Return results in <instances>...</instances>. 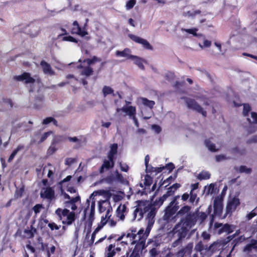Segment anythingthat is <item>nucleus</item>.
Listing matches in <instances>:
<instances>
[{
	"label": "nucleus",
	"mask_w": 257,
	"mask_h": 257,
	"mask_svg": "<svg viewBox=\"0 0 257 257\" xmlns=\"http://www.w3.org/2000/svg\"><path fill=\"white\" fill-rule=\"evenodd\" d=\"M71 33L72 34H77L81 37H84L88 35V32L84 28L83 29H81L77 21L73 22V27L71 29Z\"/></svg>",
	"instance_id": "nucleus-10"
},
{
	"label": "nucleus",
	"mask_w": 257,
	"mask_h": 257,
	"mask_svg": "<svg viewBox=\"0 0 257 257\" xmlns=\"http://www.w3.org/2000/svg\"><path fill=\"white\" fill-rule=\"evenodd\" d=\"M126 206L124 205L120 204L116 210V216L120 220H123L125 218L124 213L126 211Z\"/></svg>",
	"instance_id": "nucleus-18"
},
{
	"label": "nucleus",
	"mask_w": 257,
	"mask_h": 257,
	"mask_svg": "<svg viewBox=\"0 0 257 257\" xmlns=\"http://www.w3.org/2000/svg\"><path fill=\"white\" fill-rule=\"evenodd\" d=\"M243 108L242 111V114L244 116H247L249 114V112L251 111V106L248 103L243 104Z\"/></svg>",
	"instance_id": "nucleus-34"
},
{
	"label": "nucleus",
	"mask_w": 257,
	"mask_h": 257,
	"mask_svg": "<svg viewBox=\"0 0 257 257\" xmlns=\"http://www.w3.org/2000/svg\"><path fill=\"white\" fill-rule=\"evenodd\" d=\"M240 205V201L238 198L233 197L229 200L226 205V213H232L235 210L237 207Z\"/></svg>",
	"instance_id": "nucleus-8"
},
{
	"label": "nucleus",
	"mask_w": 257,
	"mask_h": 257,
	"mask_svg": "<svg viewBox=\"0 0 257 257\" xmlns=\"http://www.w3.org/2000/svg\"><path fill=\"white\" fill-rule=\"evenodd\" d=\"M75 162L76 159L75 158H68L66 159L65 164L66 165L71 166Z\"/></svg>",
	"instance_id": "nucleus-53"
},
{
	"label": "nucleus",
	"mask_w": 257,
	"mask_h": 257,
	"mask_svg": "<svg viewBox=\"0 0 257 257\" xmlns=\"http://www.w3.org/2000/svg\"><path fill=\"white\" fill-rule=\"evenodd\" d=\"M227 159L224 155H218L215 156V160L216 162H220L222 160Z\"/></svg>",
	"instance_id": "nucleus-59"
},
{
	"label": "nucleus",
	"mask_w": 257,
	"mask_h": 257,
	"mask_svg": "<svg viewBox=\"0 0 257 257\" xmlns=\"http://www.w3.org/2000/svg\"><path fill=\"white\" fill-rule=\"evenodd\" d=\"M114 180V177L112 175L108 176L105 178V181L108 183H112Z\"/></svg>",
	"instance_id": "nucleus-63"
},
{
	"label": "nucleus",
	"mask_w": 257,
	"mask_h": 257,
	"mask_svg": "<svg viewBox=\"0 0 257 257\" xmlns=\"http://www.w3.org/2000/svg\"><path fill=\"white\" fill-rule=\"evenodd\" d=\"M163 170H164V166L159 167H151V170L149 171L150 172H155L156 173H159L161 172Z\"/></svg>",
	"instance_id": "nucleus-44"
},
{
	"label": "nucleus",
	"mask_w": 257,
	"mask_h": 257,
	"mask_svg": "<svg viewBox=\"0 0 257 257\" xmlns=\"http://www.w3.org/2000/svg\"><path fill=\"white\" fill-rule=\"evenodd\" d=\"M182 99L185 100V103L189 109L201 113L204 117L207 116V112L194 99L187 97H183Z\"/></svg>",
	"instance_id": "nucleus-4"
},
{
	"label": "nucleus",
	"mask_w": 257,
	"mask_h": 257,
	"mask_svg": "<svg viewBox=\"0 0 257 257\" xmlns=\"http://www.w3.org/2000/svg\"><path fill=\"white\" fill-rule=\"evenodd\" d=\"M44 99V96L43 95L36 96L35 98V103L34 104L35 107L37 109L41 107L43 103Z\"/></svg>",
	"instance_id": "nucleus-27"
},
{
	"label": "nucleus",
	"mask_w": 257,
	"mask_h": 257,
	"mask_svg": "<svg viewBox=\"0 0 257 257\" xmlns=\"http://www.w3.org/2000/svg\"><path fill=\"white\" fill-rule=\"evenodd\" d=\"M25 191V187L24 186H22L20 188H17L14 197L15 199H18L21 198Z\"/></svg>",
	"instance_id": "nucleus-32"
},
{
	"label": "nucleus",
	"mask_w": 257,
	"mask_h": 257,
	"mask_svg": "<svg viewBox=\"0 0 257 257\" xmlns=\"http://www.w3.org/2000/svg\"><path fill=\"white\" fill-rule=\"evenodd\" d=\"M115 160L112 159L110 161V160H104L103 164L99 169V172L100 174L104 173L105 169L108 170L112 168L114 166Z\"/></svg>",
	"instance_id": "nucleus-12"
},
{
	"label": "nucleus",
	"mask_w": 257,
	"mask_h": 257,
	"mask_svg": "<svg viewBox=\"0 0 257 257\" xmlns=\"http://www.w3.org/2000/svg\"><path fill=\"white\" fill-rule=\"evenodd\" d=\"M140 101L144 106L148 107L150 110L152 111V109L153 108L154 105L155 104L154 101L150 100L145 97H141L140 98Z\"/></svg>",
	"instance_id": "nucleus-22"
},
{
	"label": "nucleus",
	"mask_w": 257,
	"mask_h": 257,
	"mask_svg": "<svg viewBox=\"0 0 257 257\" xmlns=\"http://www.w3.org/2000/svg\"><path fill=\"white\" fill-rule=\"evenodd\" d=\"M144 249V248H143L141 246L139 245V242H138L136 244L134 249L128 257H140V250H142Z\"/></svg>",
	"instance_id": "nucleus-23"
},
{
	"label": "nucleus",
	"mask_w": 257,
	"mask_h": 257,
	"mask_svg": "<svg viewBox=\"0 0 257 257\" xmlns=\"http://www.w3.org/2000/svg\"><path fill=\"white\" fill-rule=\"evenodd\" d=\"M252 249H257V248L253 246L251 243H248L243 248V250L244 251H250Z\"/></svg>",
	"instance_id": "nucleus-51"
},
{
	"label": "nucleus",
	"mask_w": 257,
	"mask_h": 257,
	"mask_svg": "<svg viewBox=\"0 0 257 257\" xmlns=\"http://www.w3.org/2000/svg\"><path fill=\"white\" fill-rule=\"evenodd\" d=\"M165 79L169 81H171L175 78V75L174 73L168 71L165 75Z\"/></svg>",
	"instance_id": "nucleus-38"
},
{
	"label": "nucleus",
	"mask_w": 257,
	"mask_h": 257,
	"mask_svg": "<svg viewBox=\"0 0 257 257\" xmlns=\"http://www.w3.org/2000/svg\"><path fill=\"white\" fill-rule=\"evenodd\" d=\"M59 220H61L63 224L70 225L75 220V213L70 211L66 208H58L55 212Z\"/></svg>",
	"instance_id": "nucleus-3"
},
{
	"label": "nucleus",
	"mask_w": 257,
	"mask_h": 257,
	"mask_svg": "<svg viewBox=\"0 0 257 257\" xmlns=\"http://www.w3.org/2000/svg\"><path fill=\"white\" fill-rule=\"evenodd\" d=\"M151 127L157 134L160 133L162 131L161 126L157 124H153Z\"/></svg>",
	"instance_id": "nucleus-56"
},
{
	"label": "nucleus",
	"mask_w": 257,
	"mask_h": 257,
	"mask_svg": "<svg viewBox=\"0 0 257 257\" xmlns=\"http://www.w3.org/2000/svg\"><path fill=\"white\" fill-rule=\"evenodd\" d=\"M161 200H162V199L160 198V197L156 199L153 203H150L148 201H147V200H145V201L139 200L137 201L138 204H137V206H139V205L140 204V202H145L147 203V205H153L154 207V208L157 209V208H156V206H158V207H159L160 206H161L163 204V203H162Z\"/></svg>",
	"instance_id": "nucleus-24"
},
{
	"label": "nucleus",
	"mask_w": 257,
	"mask_h": 257,
	"mask_svg": "<svg viewBox=\"0 0 257 257\" xmlns=\"http://www.w3.org/2000/svg\"><path fill=\"white\" fill-rule=\"evenodd\" d=\"M213 207L214 215L220 216L223 209L222 199L218 196L216 197L214 200Z\"/></svg>",
	"instance_id": "nucleus-9"
},
{
	"label": "nucleus",
	"mask_w": 257,
	"mask_h": 257,
	"mask_svg": "<svg viewBox=\"0 0 257 257\" xmlns=\"http://www.w3.org/2000/svg\"><path fill=\"white\" fill-rule=\"evenodd\" d=\"M179 195L174 196L164 210L163 220L169 222H175L177 219L179 221L175 225L171 232L174 237H177L172 244V247H176L182 243V240L186 238L190 230L196 224L198 215L191 211V207L184 205L179 210L180 206L178 200Z\"/></svg>",
	"instance_id": "nucleus-1"
},
{
	"label": "nucleus",
	"mask_w": 257,
	"mask_h": 257,
	"mask_svg": "<svg viewBox=\"0 0 257 257\" xmlns=\"http://www.w3.org/2000/svg\"><path fill=\"white\" fill-rule=\"evenodd\" d=\"M35 220H33L30 227H28V228L25 229L24 230V233L25 234L27 238H33L34 237L35 234L37 233V229L33 226Z\"/></svg>",
	"instance_id": "nucleus-15"
},
{
	"label": "nucleus",
	"mask_w": 257,
	"mask_h": 257,
	"mask_svg": "<svg viewBox=\"0 0 257 257\" xmlns=\"http://www.w3.org/2000/svg\"><path fill=\"white\" fill-rule=\"evenodd\" d=\"M252 170L251 168H248L245 166H240L239 168V173H245L246 174L251 173Z\"/></svg>",
	"instance_id": "nucleus-39"
},
{
	"label": "nucleus",
	"mask_w": 257,
	"mask_h": 257,
	"mask_svg": "<svg viewBox=\"0 0 257 257\" xmlns=\"http://www.w3.org/2000/svg\"><path fill=\"white\" fill-rule=\"evenodd\" d=\"M130 230L131 232L127 233L126 236L132 238L133 244H136L138 242V239L140 238L138 231L137 232V231L136 228H132Z\"/></svg>",
	"instance_id": "nucleus-17"
},
{
	"label": "nucleus",
	"mask_w": 257,
	"mask_h": 257,
	"mask_svg": "<svg viewBox=\"0 0 257 257\" xmlns=\"http://www.w3.org/2000/svg\"><path fill=\"white\" fill-rule=\"evenodd\" d=\"M136 0H129L126 3V9L128 10L132 9L136 4Z\"/></svg>",
	"instance_id": "nucleus-40"
},
{
	"label": "nucleus",
	"mask_w": 257,
	"mask_h": 257,
	"mask_svg": "<svg viewBox=\"0 0 257 257\" xmlns=\"http://www.w3.org/2000/svg\"><path fill=\"white\" fill-rule=\"evenodd\" d=\"M129 59H133L134 60V63L137 65L141 69L144 70L145 66L143 64V59L135 55H130L129 56Z\"/></svg>",
	"instance_id": "nucleus-20"
},
{
	"label": "nucleus",
	"mask_w": 257,
	"mask_h": 257,
	"mask_svg": "<svg viewBox=\"0 0 257 257\" xmlns=\"http://www.w3.org/2000/svg\"><path fill=\"white\" fill-rule=\"evenodd\" d=\"M43 208V206L41 204H37L33 207V210L36 214L39 213L41 209Z\"/></svg>",
	"instance_id": "nucleus-45"
},
{
	"label": "nucleus",
	"mask_w": 257,
	"mask_h": 257,
	"mask_svg": "<svg viewBox=\"0 0 257 257\" xmlns=\"http://www.w3.org/2000/svg\"><path fill=\"white\" fill-rule=\"evenodd\" d=\"M93 72V70L91 67L90 66H86L83 68V69L81 72V74L86 76H89L92 74Z\"/></svg>",
	"instance_id": "nucleus-33"
},
{
	"label": "nucleus",
	"mask_w": 257,
	"mask_h": 257,
	"mask_svg": "<svg viewBox=\"0 0 257 257\" xmlns=\"http://www.w3.org/2000/svg\"><path fill=\"white\" fill-rule=\"evenodd\" d=\"M174 180V178H173L172 176L169 177L168 178L164 180L163 182H162V180H161L160 182L159 188H160L163 185L166 183H168V184L165 186V187H166L170 183V180Z\"/></svg>",
	"instance_id": "nucleus-46"
},
{
	"label": "nucleus",
	"mask_w": 257,
	"mask_h": 257,
	"mask_svg": "<svg viewBox=\"0 0 257 257\" xmlns=\"http://www.w3.org/2000/svg\"><path fill=\"white\" fill-rule=\"evenodd\" d=\"M153 183V178L149 175H146L144 179V185L147 187H149Z\"/></svg>",
	"instance_id": "nucleus-36"
},
{
	"label": "nucleus",
	"mask_w": 257,
	"mask_h": 257,
	"mask_svg": "<svg viewBox=\"0 0 257 257\" xmlns=\"http://www.w3.org/2000/svg\"><path fill=\"white\" fill-rule=\"evenodd\" d=\"M110 148V149L108 153L107 158L109 160L111 161L112 159H115V155H116L117 153L118 145L117 144L114 143L111 145Z\"/></svg>",
	"instance_id": "nucleus-19"
},
{
	"label": "nucleus",
	"mask_w": 257,
	"mask_h": 257,
	"mask_svg": "<svg viewBox=\"0 0 257 257\" xmlns=\"http://www.w3.org/2000/svg\"><path fill=\"white\" fill-rule=\"evenodd\" d=\"M256 215V214L254 211V210H252L250 212L246 215V217L248 220H249Z\"/></svg>",
	"instance_id": "nucleus-60"
},
{
	"label": "nucleus",
	"mask_w": 257,
	"mask_h": 257,
	"mask_svg": "<svg viewBox=\"0 0 257 257\" xmlns=\"http://www.w3.org/2000/svg\"><path fill=\"white\" fill-rule=\"evenodd\" d=\"M113 90L110 87L105 86L103 88V93L104 96H106L107 94L113 93Z\"/></svg>",
	"instance_id": "nucleus-43"
},
{
	"label": "nucleus",
	"mask_w": 257,
	"mask_h": 257,
	"mask_svg": "<svg viewBox=\"0 0 257 257\" xmlns=\"http://www.w3.org/2000/svg\"><path fill=\"white\" fill-rule=\"evenodd\" d=\"M53 133V132L51 131L44 133L41 136L40 140L38 141V144H40L44 142L47 139V138Z\"/></svg>",
	"instance_id": "nucleus-35"
},
{
	"label": "nucleus",
	"mask_w": 257,
	"mask_h": 257,
	"mask_svg": "<svg viewBox=\"0 0 257 257\" xmlns=\"http://www.w3.org/2000/svg\"><path fill=\"white\" fill-rule=\"evenodd\" d=\"M115 179L117 180L120 183H123L124 181V178L122 174L119 173L117 171L115 172Z\"/></svg>",
	"instance_id": "nucleus-48"
},
{
	"label": "nucleus",
	"mask_w": 257,
	"mask_h": 257,
	"mask_svg": "<svg viewBox=\"0 0 257 257\" xmlns=\"http://www.w3.org/2000/svg\"><path fill=\"white\" fill-rule=\"evenodd\" d=\"M185 31L189 34H192L194 36H197L196 31L197 30L196 28L185 29Z\"/></svg>",
	"instance_id": "nucleus-57"
},
{
	"label": "nucleus",
	"mask_w": 257,
	"mask_h": 257,
	"mask_svg": "<svg viewBox=\"0 0 257 257\" xmlns=\"http://www.w3.org/2000/svg\"><path fill=\"white\" fill-rule=\"evenodd\" d=\"M215 227L218 228L221 227L218 230V234H220L223 232H226L227 234H230L233 232V229L231 225L226 223L222 225L221 223L215 224Z\"/></svg>",
	"instance_id": "nucleus-13"
},
{
	"label": "nucleus",
	"mask_w": 257,
	"mask_h": 257,
	"mask_svg": "<svg viewBox=\"0 0 257 257\" xmlns=\"http://www.w3.org/2000/svg\"><path fill=\"white\" fill-rule=\"evenodd\" d=\"M66 139L67 138L64 136L55 135L54 136L51 143L56 146L60 143L65 142Z\"/></svg>",
	"instance_id": "nucleus-25"
},
{
	"label": "nucleus",
	"mask_w": 257,
	"mask_h": 257,
	"mask_svg": "<svg viewBox=\"0 0 257 257\" xmlns=\"http://www.w3.org/2000/svg\"><path fill=\"white\" fill-rule=\"evenodd\" d=\"M157 213L156 209L153 205H148L145 202H140L139 206H136V208L134 211V217L138 221L141 220L145 213H147L146 219L148 220V225L145 231L143 228L138 231L139 239L138 242L143 248H146V240L149 236L151 229L155 222V217Z\"/></svg>",
	"instance_id": "nucleus-2"
},
{
	"label": "nucleus",
	"mask_w": 257,
	"mask_h": 257,
	"mask_svg": "<svg viewBox=\"0 0 257 257\" xmlns=\"http://www.w3.org/2000/svg\"><path fill=\"white\" fill-rule=\"evenodd\" d=\"M25 148V146L23 145H19L18 146L16 149H15L13 152L12 153V154H13L14 156H15L18 153L19 151L23 150Z\"/></svg>",
	"instance_id": "nucleus-52"
},
{
	"label": "nucleus",
	"mask_w": 257,
	"mask_h": 257,
	"mask_svg": "<svg viewBox=\"0 0 257 257\" xmlns=\"http://www.w3.org/2000/svg\"><path fill=\"white\" fill-rule=\"evenodd\" d=\"M40 197L42 199H46L51 201L55 199V193L52 187H47L42 189L40 192Z\"/></svg>",
	"instance_id": "nucleus-6"
},
{
	"label": "nucleus",
	"mask_w": 257,
	"mask_h": 257,
	"mask_svg": "<svg viewBox=\"0 0 257 257\" xmlns=\"http://www.w3.org/2000/svg\"><path fill=\"white\" fill-rule=\"evenodd\" d=\"M57 150V149L56 148L55 145H53L52 143H51V146L47 150V154L48 155H52L55 153Z\"/></svg>",
	"instance_id": "nucleus-41"
},
{
	"label": "nucleus",
	"mask_w": 257,
	"mask_h": 257,
	"mask_svg": "<svg viewBox=\"0 0 257 257\" xmlns=\"http://www.w3.org/2000/svg\"><path fill=\"white\" fill-rule=\"evenodd\" d=\"M120 168L122 171L127 172L128 171L129 167L126 164L120 163Z\"/></svg>",
	"instance_id": "nucleus-58"
},
{
	"label": "nucleus",
	"mask_w": 257,
	"mask_h": 257,
	"mask_svg": "<svg viewBox=\"0 0 257 257\" xmlns=\"http://www.w3.org/2000/svg\"><path fill=\"white\" fill-rule=\"evenodd\" d=\"M53 118V117H51V116L47 117L45 118V119H43V120L42 121V124H48L49 123L52 122Z\"/></svg>",
	"instance_id": "nucleus-61"
},
{
	"label": "nucleus",
	"mask_w": 257,
	"mask_h": 257,
	"mask_svg": "<svg viewBox=\"0 0 257 257\" xmlns=\"http://www.w3.org/2000/svg\"><path fill=\"white\" fill-rule=\"evenodd\" d=\"M100 61V59L97 58L96 56H94L91 59L87 58L83 60V63H87L88 66L94 64L96 62Z\"/></svg>",
	"instance_id": "nucleus-30"
},
{
	"label": "nucleus",
	"mask_w": 257,
	"mask_h": 257,
	"mask_svg": "<svg viewBox=\"0 0 257 257\" xmlns=\"http://www.w3.org/2000/svg\"><path fill=\"white\" fill-rule=\"evenodd\" d=\"M128 36L134 42L141 44L144 49L150 50L153 49V46L147 40L132 34H128Z\"/></svg>",
	"instance_id": "nucleus-5"
},
{
	"label": "nucleus",
	"mask_w": 257,
	"mask_h": 257,
	"mask_svg": "<svg viewBox=\"0 0 257 257\" xmlns=\"http://www.w3.org/2000/svg\"><path fill=\"white\" fill-rule=\"evenodd\" d=\"M115 254L116 251H115V244H109L108 246L106 248L105 257H113Z\"/></svg>",
	"instance_id": "nucleus-21"
},
{
	"label": "nucleus",
	"mask_w": 257,
	"mask_h": 257,
	"mask_svg": "<svg viewBox=\"0 0 257 257\" xmlns=\"http://www.w3.org/2000/svg\"><path fill=\"white\" fill-rule=\"evenodd\" d=\"M250 114H251V117L252 118L253 121H251V119L247 117L246 118L247 122L249 124H251L252 123H257V112L252 111V112H251Z\"/></svg>",
	"instance_id": "nucleus-37"
},
{
	"label": "nucleus",
	"mask_w": 257,
	"mask_h": 257,
	"mask_svg": "<svg viewBox=\"0 0 257 257\" xmlns=\"http://www.w3.org/2000/svg\"><path fill=\"white\" fill-rule=\"evenodd\" d=\"M14 79L17 81L24 82L25 84L33 83L35 82V79L31 76L29 73L26 72L21 75L14 76Z\"/></svg>",
	"instance_id": "nucleus-7"
},
{
	"label": "nucleus",
	"mask_w": 257,
	"mask_h": 257,
	"mask_svg": "<svg viewBox=\"0 0 257 257\" xmlns=\"http://www.w3.org/2000/svg\"><path fill=\"white\" fill-rule=\"evenodd\" d=\"M197 196V194L193 191V190H191L189 193V202L191 203H193L195 202Z\"/></svg>",
	"instance_id": "nucleus-42"
},
{
	"label": "nucleus",
	"mask_w": 257,
	"mask_h": 257,
	"mask_svg": "<svg viewBox=\"0 0 257 257\" xmlns=\"http://www.w3.org/2000/svg\"><path fill=\"white\" fill-rule=\"evenodd\" d=\"M80 197L79 195L76 196L75 197L71 198L69 201H66L64 202V205L65 207H68L69 204H75L77 202L80 201Z\"/></svg>",
	"instance_id": "nucleus-31"
},
{
	"label": "nucleus",
	"mask_w": 257,
	"mask_h": 257,
	"mask_svg": "<svg viewBox=\"0 0 257 257\" xmlns=\"http://www.w3.org/2000/svg\"><path fill=\"white\" fill-rule=\"evenodd\" d=\"M204 143L206 147L212 152H216L219 150L216 148L215 145L212 143L209 139H206L204 141Z\"/></svg>",
	"instance_id": "nucleus-26"
},
{
	"label": "nucleus",
	"mask_w": 257,
	"mask_h": 257,
	"mask_svg": "<svg viewBox=\"0 0 257 257\" xmlns=\"http://www.w3.org/2000/svg\"><path fill=\"white\" fill-rule=\"evenodd\" d=\"M131 50L129 48H125L123 51H117L115 53V54L117 56H121V57H126L128 59H129V56L131 54L128 53H130Z\"/></svg>",
	"instance_id": "nucleus-29"
},
{
	"label": "nucleus",
	"mask_w": 257,
	"mask_h": 257,
	"mask_svg": "<svg viewBox=\"0 0 257 257\" xmlns=\"http://www.w3.org/2000/svg\"><path fill=\"white\" fill-rule=\"evenodd\" d=\"M250 230L252 232V234H256V236L257 238V220H255L253 222L252 225L250 227Z\"/></svg>",
	"instance_id": "nucleus-49"
},
{
	"label": "nucleus",
	"mask_w": 257,
	"mask_h": 257,
	"mask_svg": "<svg viewBox=\"0 0 257 257\" xmlns=\"http://www.w3.org/2000/svg\"><path fill=\"white\" fill-rule=\"evenodd\" d=\"M48 226L51 230H53L54 229L58 230L60 228V227L54 222L49 223Z\"/></svg>",
	"instance_id": "nucleus-54"
},
{
	"label": "nucleus",
	"mask_w": 257,
	"mask_h": 257,
	"mask_svg": "<svg viewBox=\"0 0 257 257\" xmlns=\"http://www.w3.org/2000/svg\"><path fill=\"white\" fill-rule=\"evenodd\" d=\"M40 65L44 73L45 74L50 75H54L55 74V71L52 69L50 64L45 61L42 60L40 62Z\"/></svg>",
	"instance_id": "nucleus-14"
},
{
	"label": "nucleus",
	"mask_w": 257,
	"mask_h": 257,
	"mask_svg": "<svg viewBox=\"0 0 257 257\" xmlns=\"http://www.w3.org/2000/svg\"><path fill=\"white\" fill-rule=\"evenodd\" d=\"M71 178H72L71 176H70V175L67 176L65 178H64L63 180H62V181L59 182L58 184L60 186H62L63 183L68 182V181H69Z\"/></svg>",
	"instance_id": "nucleus-64"
},
{
	"label": "nucleus",
	"mask_w": 257,
	"mask_h": 257,
	"mask_svg": "<svg viewBox=\"0 0 257 257\" xmlns=\"http://www.w3.org/2000/svg\"><path fill=\"white\" fill-rule=\"evenodd\" d=\"M164 169H167L169 171V173H171L175 168V166L172 163H169L165 166H164Z\"/></svg>",
	"instance_id": "nucleus-50"
},
{
	"label": "nucleus",
	"mask_w": 257,
	"mask_h": 257,
	"mask_svg": "<svg viewBox=\"0 0 257 257\" xmlns=\"http://www.w3.org/2000/svg\"><path fill=\"white\" fill-rule=\"evenodd\" d=\"M257 143V136H253L250 139L247 141V144H252V143Z\"/></svg>",
	"instance_id": "nucleus-62"
},
{
	"label": "nucleus",
	"mask_w": 257,
	"mask_h": 257,
	"mask_svg": "<svg viewBox=\"0 0 257 257\" xmlns=\"http://www.w3.org/2000/svg\"><path fill=\"white\" fill-rule=\"evenodd\" d=\"M211 174L209 172L202 171L198 175L197 178L199 180H207L210 178Z\"/></svg>",
	"instance_id": "nucleus-28"
},
{
	"label": "nucleus",
	"mask_w": 257,
	"mask_h": 257,
	"mask_svg": "<svg viewBox=\"0 0 257 257\" xmlns=\"http://www.w3.org/2000/svg\"><path fill=\"white\" fill-rule=\"evenodd\" d=\"M62 40L65 41L74 42L75 43H78V40L71 36L64 37L62 39Z\"/></svg>",
	"instance_id": "nucleus-47"
},
{
	"label": "nucleus",
	"mask_w": 257,
	"mask_h": 257,
	"mask_svg": "<svg viewBox=\"0 0 257 257\" xmlns=\"http://www.w3.org/2000/svg\"><path fill=\"white\" fill-rule=\"evenodd\" d=\"M121 110L128 115L130 118L136 115V108L133 106H125L121 108Z\"/></svg>",
	"instance_id": "nucleus-16"
},
{
	"label": "nucleus",
	"mask_w": 257,
	"mask_h": 257,
	"mask_svg": "<svg viewBox=\"0 0 257 257\" xmlns=\"http://www.w3.org/2000/svg\"><path fill=\"white\" fill-rule=\"evenodd\" d=\"M201 236L204 240H208L210 239L211 235L207 231H204L202 233Z\"/></svg>",
	"instance_id": "nucleus-55"
},
{
	"label": "nucleus",
	"mask_w": 257,
	"mask_h": 257,
	"mask_svg": "<svg viewBox=\"0 0 257 257\" xmlns=\"http://www.w3.org/2000/svg\"><path fill=\"white\" fill-rule=\"evenodd\" d=\"M193 248L192 243H188L185 247L182 248L176 253H173L175 257H184L185 255H189L192 252Z\"/></svg>",
	"instance_id": "nucleus-11"
}]
</instances>
